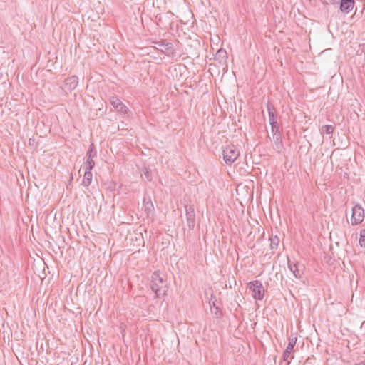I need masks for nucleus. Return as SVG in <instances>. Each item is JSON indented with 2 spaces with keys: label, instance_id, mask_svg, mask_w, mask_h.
<instances>
[{
  "label": "nucleus",
  "instance_id": "19",
  "mask_svg": "<svg viewBox=\"0 0 365 365\" xmlns=\"http://www.w3.org/2000/svg\"><path fill=\"white\" fill-rule=\"evenodd\" d=\"M359 245L361 247H365V229L360 232Z\"/></svg>",
  "mask_w": 365,
  "mask_h": 365
},
{
  "label": "nucleus",
  "instance_id": "3",
  "mask_svg": "<svg viewBox=\"0 0 365 365\" xmlns=\"http://www.w3.org/2000/svg\"><path fill=\"white\" fill-rule=\"evenodd\" d=\"M250 289L252 291V295L255 299L262 300L264 294V289L261 282L253 281L249 284Z\"/></svg>",
  "mask_w": 365,
  "mask_h": 365
},
{
  "label": "nucleus",
  "instance_id": "1",
  "mask_svg": "<svg viewBox=\"0 0 365 365\" xmlns=\"http://www.w3.org/2000/svg\"><path fill=\"white\" fill-rule=\"evenodd\" d=\"M151 289L156 294L158 297L164 296L168 289V286L163 276L159 272H154L151 277Z\"/></svg>",
  "mask_w": 365,
  "mask_h": 365
},
{
  "label": "nucleus",
  "instance_id": "9",
  "mask_svg": "<svg viewBox=\"0 0 365 365\" xmlns=\"http://www.w3.org/2000/svg\"><path fill=\"white\" fill-rule=\"evenodd\" d=\"M354 6V0H340V10L342 12L349 14L353 9Z\"/></svg>",
  "mask_w": 365,
  "mask_h": 365
},
{
  "label": "nucleus",
  "instance_id": "10",
  "mask_svg": "<svg viewBox=\"0 0 365 365\" xmlns=\"http://www.w3.org/2000/svg\"><path fill=\"white\" fill-rule=\"evenodd\" d=\"M78 78L76 76H72L68 77L65 80V86L70 91L75 89L78 85Z\"/></svg>",
  "mask_w": 365,
  "mask_h": 365
},
{
  "label": "nucleus",
  "instance_id": "12",
  "mask_svg": "<svg viewBox=\"0 0 365 365\" xmlns=\"http://www.w3.org/2000/svg\"><path fill=\"white\" fill-rule=\"evenodd\" d=\"M143 207L145 212L147 213V215H153L154 213V206L151 201V200L149 198L148 200L145 198L143 200Z\"/></svg>",
  "mask_w": 365,
  "mask_h": 365
},
{
  "label": "nucleus",
  "instance_id": "24",
  "mask_svg": "<svg viewBox=\"0 0 365 365\" xmlns=\"http://www.w3.org/2000/svg\"><path fill=\"white\" fill-rule=\"evenodd\" d=\"M247 239L252 240L254 238V235L252 236V231L250 232L249 235H247Z\"/></svg>",
  "mask_w": 365,
  "mask_h": 365
},
{
  "label": "nucleus",
  "instance_id": "8",
  "mask_svg": "<svg viewBox=\"0 0 365 365\" xmlns=\"http://www.w3.org/2000/svg\"><path fill=\"white\" fill-rule=\"evenodd\" d=\"M110 103L113 108L123 114H126L128 111V108L123 103V102L116 96H112L110 98Z\"/></svg>",
  "mask_w": 365,
  "mask_h": 365
},
{
  "label": "nucleus",
  "instance_id": "20",
  "mask_svg": "<svg viewBox=\"0 0 365 365\" xmlns=\"http://www.w3.org/2000/svg\"><path fill=\"white\" fill-rule=\"evenodd\" d=\"M279 242V240L277 237L271 238V242H270L271 249L273 250V249L277 248L278 246Z\"/></svg>",
  "mask_w": 365,
  "mask_h": 365
},
{
  "label": "nucleus",
  "instance_id": "5",
  "mask_svg": "<svg viewBox=\"0 0 365 365\" xmlns=\"http://www.w3.org/2000/svg\"><path fill=\"white\" fill-rule=\"evenodd\" d=\"M267 111L269 115V123L271 125L272 133L280 131L279 125L277 121V115L275 114L274 108L270 104H267Z\"/></svg>",
  "mask_w": 365,
  "mask_h": 365
},
{
  "label": "nucleus",
  "instance_id": "23",
  "mask_svg": "<svg viewBox=\"0 0 365 365\" xmlns=\"http://www.w3.org/2000/svg\"><path fill=\"white\" fill-rule=\"evenodd\" d=\"M296 341H297V338L296 337H290L289 339V344H288V345H291L292 347L294 348V346H295Z\"/></svg>",
  "mask_w": 365,
  "mask_h": 365
},
{
  "label": "nucleus",
  "instance_id": "21",
  "mask_svg": "<svg viewBox=\"0 0 365 365\" xmlns=\"http://www.w3.org/2000/svg\"><path fill=\"white\" fill-rule=\"evenodd\" d=\"M143 171V174H144L145 177L146 178V179L149 181H151L152 180V175H151L150 170H148L147 168H144Z\"/></svg>",
  "mask_w": 365,
  "mask_h": 365
},
{
  "label": "nucleus",
  "instance_id": "11",
  "mask_svg": "<svg viewBox=\"0 0 365 365\" xmlns=\"http://www.w3.org/2000/svg\"><path fill=\"white\" fill-rule=\"evenodd\" d=\"M272 133L273 135L272 140L275 144V149L277 150L278 151H280L283 147L280 131L273 132Z\"/></svg>",
  "mask_w": 365,
  "mask_h": 365
},
{
  "label": "nucleus",
  "instance_id": "25",
  "mask_svg": "<svg viewBox=\"0 0 365 365\" xmlns=\"http://www.w3.org/2000/svg\"><path fill=\"white\" fill-rule=\"evenodd\" d=\"M356 365H365V361H361V362L359 363V364H356Z\"/></svg>",
  "mask_w": 365,
  "mask_h": 365
},
{
  "label": "nucleus",
  "instance_id": "7",
  "mask_svg": "<svg viewBox=\"0 0 365 365\" xmlns=\"http://www.w3.org/2000/svg\"><path fill=\"white\" fill-rule=\"evenodd\" d=\"M187 225L189 229L192 230L195 225V213L193 206H185Z\"/></svg>",
  "mask_w": 365,
  "mask_h": 365
},
{
  "label": "nucleus",
  "instance_id": "17",
  "mask_svg": "<svg viewBox=\"0 0 365 365\" xmlns=\"http://www.w3.org/2000/svg\"><path fill=\"white\" fill-rule=\"evenodd\" d=\"M95 165V162L93 160V157L88 156L86 162L85 163V170H91Z\"/></svg>",
  "mask_w": 365,
  "mask_h": 365
},
{
  "label": "nucleus",
  "instance_id": "4",
  "mask_svg": "<svg viewBox=\"0 0 365 365\" xmlns=\"http://www.w3.org/2000/svg\"><path fill=\"white\" fill-rule=\"evenodd\" d=\"M364 219V210L359 205H356L352 208L351 224L356 225L361 223Z\"/></svg>",
  "mask_w": 365,
  "mask_h": 365
},
{
  "label": "nucleus",
  "instance_id": "26",
  "mask_svg": "<svg viewBox=\"0 0 365 365\" xmlns=\"http://www.w3.org/2000/svg\"><path fill=\"white\" fill-rule=\"evenodd\" d=\"M336 0H334V1H336Z\"/></svg>",
  "mask_w": 365,
  "mask_h": 365
},
{
  "label": "nucleus",
  "instance_id": "16",
  "mask_svg": "<svg viewBox=\"0 0 365 365\" xmlns=\"http://www.w3.org/2000/svg\"><path fill=\"white\" fill-rule=\"evenodd\" d=\"M294 351V348L291 345H288L283 353V360L288 361L290 357L291 359H294V356H291V354Z\"/></svg>",
  "mask_w": 365,
  "mask_h": 365
},
{
  "label": "nucleus",
  "instance_id": "2",
  "mask_svg": "<svg viewBox=\"0 0 365 365\" xmlns=\"http://www.w3.org/2000/svg\"><path fill=\"white\" fill-rule=\"evenodd\" d=\"M223 159L227 164H231L235 161L240 155V151L233 145H229L222 150Z\"/></svg>",
  "mask_w": 365,
  "mask_h": 365
},
{
  "label": "nucleus",
  "instance_id": "15",
  "mask_svg": "<svg viewBox=\"0 0 365 365\" xmlns=\"http://www.w3.org/2000/svg\"><path fill=\"white\" fill-rule=\"evenodd\" d=\"M92 181V173L91 170H85L83 179V185L84 186H89Z\"/></svg>",
  "mask_w": 365,
  "mask_h": 365
},
{
  "label": "nucleus",
  "instance_id": "13",
  "mask_svg": "<svg viewBox=\"0 0 365 365\" xmlns=\"http://www.w3.org/2000/svg\"><path fill=\"white\" fill-rule=\"evenodd\" d=\"M288 267L290 271L293 273L294 276L297 279H301L302 276V272L298 269L297 264L294 263H291L290 261L288 262Z\"/></svg>",
  "mask_w": 365,
  "mask_h": 365
},
{
  "label": "nucleus",
  "instance_id": "14",
  "mask_svg": "<svg viewBox=\"0 0 365 365\" xmlns=\"http://www.w3.org/2000/svg\"><path fill=\"white\" fill-rule=\"evenodd\" d=\"M215 59L220 63L226 62L227 59V53L224 49H219L215 55Z\"/></svg>",
  "mask_w": 365,
  "mask_h": 365
},
{
  "label": "nucleus",
  "instance_id": "6",
  "mask_svg": "<svg viewBox=\"0 0 365 365\" xmlns=\"http://www.w3.org/2000/svg\"><path fill=\"white\" fill-rule=\"evenodd\" d=\"M155 46H153L157 50L161 51L162 53H165L167 56H170L173 53V48L172 46V43L167 41H160L153 42Z\"/></svg>",
  "mask_w": 365,
  "mask_h": 365
},
{
  "label": "nucleus",
  "instance_id": "22",
  "mask_svg": "<svg viewBox=\"0 0 365 365\" xmlns=\"http://www.w3.org/2000/svg\"><path fill=\"white\" fill-rule=\"evenodd\" d=\"M93 150H94V145H93V144H91L89 147V149H88V151L87 153V155L90 156V158L94 157L96 155V152Z\"/></svg>",
  "mask_w": 365,
  "mask_h": 365
},
{
  "label": "nucleus",
  "instance_id": "18",
  "mask_svg": "<svg viewBox=\"0 0 365 365\" xmlns=\"http://www.w3.org/2000/svg\"><path fill=\"white\" fill-rule=\"evenodd\" d=\"M334 130V127L331 125H327L322 128V132L327 135H331Z\"/></svg>",
  "mask_w": 365,
  "mask_h": 365
}]
</instances>
